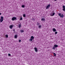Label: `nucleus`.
Listing matches in <instances>:
<instances>
[{
	"instance_id": "1",
	"label": "nucleus",
	"mask_w": 65,
	"mask_h": 65,
	"mask_svg": "<svg viewBox=\"0 0 65 65\" xmlns=\"http://www.w3.org/2000/svg\"><path fill=\"white\" fill-rule=\"evenodd\" d=\"M58 15L59 17H60V18H63L64 17V15H63V14H61V13H59L58 14Z\"/></svg>"
},
{
	"instance_id": "2",
	"label": "nucleus",
	"mask_w": 65,
	"mask_h": 65,
	"mask_svg": "<svg viewBox=\"0 0 65 65\" xmlns=\"http://www.w3.org/2000/svg\"><path fill=\"white\" fill-rule=\"evenodd\" d=\"M3 17L1 16V19H0V21L1 23H2L3 21Z\"/></svg>"
},
{
	"instance_id": "3",
	"label": "nucleus",
	"mask_w": 65,
	"mask_h": 65,
	"mask_svg": "<svg viewBox=\"0 0 65 65\" xmlns=\"http://www.w3.org/2000/svg\"><path fill=\"white\" fill-rule=\"evenodd\" d=\"M30 38L31 39H29V41H32L33 40V39L34 38V37H33V36H32Z\"/></svg>"
},
{
	"instance_id": "4",
	"label": "nucleus",
	"mask_w": 65,
	"mask_h": 65,
	"mask_svg": "<svg viewBox=\"0 0 65 65\" xmlns=\"http://www.w3.org/2000/svg\"><path fill=\"white\" fill-rule=\"evenodd\" d=\"M51 6V5H50V4L48 5L47 6H46V9H47L48 8H50V7Z\"/></svg>"
},
{
	"instance_id": "5",
	"label": "nucleus",
	"mask_w": 65,
	"mask_h": 65,
	"mask_svg": "<svg viewBox=\"0 0 65 65\" xmlns=\"http://www.w3.org/2000/svg\"><path fill=\"white\" fill-rule=\"evenodd\" d=\"M17 18L14 17H13L12 18V21H14V20H17Z\"/></svg>"
},
{
	"instance_id": "6",
	"label": "nucleus",
	"mask_w": 65,
	"mask_h": 65,
	"mask_svg": "<svg viewBox=\"0 0 65 65\" xmlns=\"http://www.w3.org/2000/svg\"><path fill=\"white\" fill-rule=\"evenodd\" d=\"M34 50L36 52H38V50H37V47H35L34 48Z\"/></svg>"
},
{
	"instance_id": "7",
	"label": "nucleus",
	"mask_w": 65,
	"mask_h": 65,
	"mask_svg": "<svg viewBox=\"0 0 65 65\" xmlns=\"http://www.w3.org/2000/svg\"><path fill=\"white\" fill-rule=\"evenodd\" d=\"M52 30H53V32H56V29L55 28H53Z\"/></svg>"
},
{
	"instance_id": "8",
	"label": "nucleus",
	"mask_w": 65,
	"mask_h": 65,
	"mask_svg": "<svg viewBox=\"0 0 65 65\" xmlns=\"http://www.w3.org/2000/svg\"><path fill=\"white\" fill-rule=\"evenodd\" d=\"M20 32L21 33H23V32H24V30H21Z\"/></svg>"
},
{
	"instance_id": "9",
	"label": "nucleus",
	"mask_w": 65,
	"mask_h": 65,
	"mask_svg": "<svg viewBox=\"0 0 65 65\" xmlns=\"http://www.w3.org/2000/svg\"><path fill=\"white\" fill-rule=\"evenodd\" d=\"M13 27V25H11L10 26V29H12Z\"/></svg>"
},
{
	"instance_id": "10",
	"label": "nucleus",
	"mask_w": 65,
	"mask_h": 65,
	"mask_svg": "<svg viewBox=\"0 0 65 65\" xmlns=\"http://www.w3.org/2000/svg\"><path fill=\"white\" fill-rule=\"evenodd\" d=\"M41 21H45V19L44 18H42L41 19Z\"/></svg>"
},
{
	"instance_id": "11",
	"label": "nucleus",
	"mask_w": 65,
	"mask_h": 65,
	"mask_svg": "<svg viewBox=\"0 0 65 65\" xmlns=\"http://www.w3.org/2000/svg\"><path fill=\"white\" fill-rule=\"evenodd\" d=\"M54 46L55 47H57L58 46V45H54Z\"/></svg>"
},
{
	"instance_id": "12",
	"label": "nucleus",
	"mask_w": 65,
	"mask_h": 65,
	"mask_svg": "<svg viewBox=\"0 0 65 65\" xmlns=\"http://www.w3.org/2000/svg\"><path fill=\"white\" fill-rule=\"evenodd\" d=\"M38 28H41V25H40L39 26Z\"/></svg>"
},
{
	"instance_id": "13",
	"label": "nucleus",
	"mask_w": 65,
	"mask_h": 65,
	"mask_svg": "<svg viewBox=\"0 0 65 65\" xmlns=\"http://www.w3.org/2000/svg\"><path fill=\"white\" fill-rule=\"evenodd\" d=\"M53 55L54 56H56V54L55 53H53Z\"/></svg>"
},
{
	"instance_id": "14",
	"label": "nucleus",
	"mask_w": 65,
	"mask_h": 65,
	"mask_svg": "<svg viewBox=\"0 0 65 65\" xmlns=\"http://www.w3.org/2000/svg\"><path fill=\"white\" fill-rule=\"evenodd\" d=\"M18 27H19V28H21V24H19Z\"/></svg>"
},
{
	"instance_id": "15",
	"label": "nucleus",
	"mask_w": 65,
	"mask_h": 65,
	"mask_svg": "<svg viewBox=\"0 0 65 65\" xmlns=\"http://www.w3.org/2000/svg\"><path fill=\"white\" fill-rule=\"evenodd\" d=\"M21 7H23V8H25V5H22V6Z\"/></svg>"
},
{
	"instance_id": "16",
	"label": "nucleus",
	"mask_w": 65,
	"mask_h": 65,
	"mask_svg": "<svg viewBox=\"0 0 65 65\" xmlns=\"http://www.w3.org/2000/svg\"><path fill=\"white\" fill-rule=\"evenodd\" d=\"M23 16L24 18H25L26 17V15H25V14H23Z\"/></svg>"
},
{
	"instance_id": "17",
	"label": "nucleus",
	"mask_w": 65,
	"mask_h": 65,
	"mask_svg": "<svg viewBox=\"0 0 65 65\" xmlns=\"http://www.w3.org/2000/svg\"><path fill=\"white\" fill-rule=\"evenodd\" d=\"M14 37L15 38H17V35H15L14 36Z\"/></svg>"
},
{
	"instance_id": "18",
	"label": "nucleus",
	"mask_w": 65,
	"mask_h": 65,
	"mask_svg": "<svg viewBox=\"0 0 65 65\" xmlns=\"http://www.w3.org/2000/svg\"><path fill=\"white\" fill-rule=\"evenodd\" d=\"M52 49L53 50H55V46H53V47H52Z\"/></svg>"
},
{
	"instance_id": "19",
	"label": "nucleus",
	"mask_w": 65,
	"mask_h": 65,
	"mask_svg": "<svg viewBox=\"0 0 65 65\" xmlns=\"http://www.w3.org/2000/svg\"><path fill=\"white\" fill-rule=\"evenodd\" d=\"M55 12L53 13V14H52V16H54V15H55Z\"/></svg>"
},
{
	"instance_id": "20",
	"label": "nucleus",
	"mask_w": 65,
	"mask_h": 65,
	"mask_svg": "<svg viewBox=\"0 0 65 65\" xmlns=\"http://www.w3.org/2000/svg\"><path fill=\"white\" fill-rule=\"evenodd\" d=\"M5 36L6 38H8V35H6Z\"/></svg>"
},
{
	"instance_id": "21",
	"label": "nucleus",
	"mask_w": 65,
	"mask_h": 65,
	"mask_svg": "<svg viewBox=\"0 0 65 65\" xmlns=\"http://www.w3.org/2000/svg\"><path fill=\"white\" fill-rule=\"evenodd\" d=\"M57 33H58V32L57 31H56L55 32V35H56V34H57Z\"/></svg>"
},
{
	"instance_id": "22",
	"label": "nucleus",
	"mask_w": 65,
	"mask_h": 65,
	"mask_svg": "<svg viewBox=\"0 0 65 65\" xmlns=\"http://www.w3.org/2000/svg\"><path fill=\"white\" fill-rule=\"evenodd\" d=\"M62 8H65V6L63 5V6H62Z\"/></svg>"
},
{
	"instance_id": "23",
	"label": "nucleus",
	"mask_w": 65,
	"mask_h": 65,
	"mask_svg": "<svg viewBox=\"0 0 65 65\" xmlns=\"http://www.w3.org/2000/svg\"><path fill=\"white\" fill-rule=\"evenodd\" d=\"M32 21H34V20H35V19L33 18H32Z\"/></svg>"
},
{
	"instance_id": "24",
	"label": "nucleus",
	"mask_w": 65,
	"mask_h": 65,
	"mask_svg": "<svg viewBox=\"0 0 65 65\" xmlns=\"http://www.w3.org/2000/svg\"><path fill=\"white\" fill-rule=\"evenodd\" d=\"M8 56H11V54H8Z\"/></svg>"
},
{
	"instance_id": "25",
	"label": "nucleus",
	"mask_w": 65,
	"mask_h": 65,
	"mask_svg": "<svg viewBox=\"0 0 65 65\" xmlns=\"http://www.w3.org/2000/svg\"><path fill=\"white\" fill-rule=\"evenodd\" d=\"M63 10V11H65V8H63V9H62Z\"/></svg>"
},
{
	"instance_id": "26",
	"label": "nucleus",
	"mask_w": 65,
	"mask_h": 65,
	"mask_svg": "<svg viewBox=\"0 0 65 65\" xmlns=\"http://www.w3.org/2000/svg\"><path fill=\"white\" fill-rule=\"evenodd\" d=\"M22 20H23V19H22V18H20V20L21 21H22Z\"/></svg>"
},
{
	"instance_id": "27",
	"label": "nucleus",
	"mask_w": 65,
	"mask_h": 65,
	"mask_svg": "<svg viewBox=\"0 0 65 65\" xmlns=\"http://www.w3.org/2000/svg\"><path fill=\"white\" fill-rule=\"evenodd\" d=\"M21 40H19V42H21Z\"/></svg>"
},
{
	"instance_id": "28",
	"label": "nucleus",
	"mask_w": 65,
	"mask_h": 65,
	"mask_svg": "<svg viewBox=\"0 0 65 65\" xmlns=\"http://www.w3.org/2000/svg\"><path fill=\"white\" fill-rule=\"evenodd\" d=\"M39 24H40L39 23H37V25H39Z\"/></svg>"
},
{
	"instance_id": "29",
	"label": "nucleus",
	"mask_w": 65,
	"mask_h": 65,
	"mask_svg": "<svg viewBox=\"0 0 65 65\" xmlns=\"http://www.w3.org/2000/svg\"><path fill=\"white\" fill-rule=\"evenodd\" d=\"M13 31H14V32H15V29H14L13 30Z\"/></svg>"
},
{
	"instance_id": "30",
	"label": "nucleus",
	"mask_w": 65,
	"mask_h": 65,
	"mask_svg": "<svg viewBox=\"0 0 65 65\" xmlns=\"http://www.w3.org/2000/svg\"><path fill=\"white\" fill-rule=\"evenodd\" d=\"M50 15H51V16L52 17V16H53V15H52V14H51Z\"/></svg>"
},
{
	"instance_id": "31",
	"label": "nucleus",
	"mask_w": 65,
	"mask_h": 65,
	"mask_svg": "<svg viewBox=\"0 0 65 65\" xmlns=\"http://www.w3.org/2000/svg\"><path fill=\"white\" fill-rule=\"evenodd\" d=\"M1 15V13H0V15Z\"/></svg>"
},
{
	"instance_id": "32",
	"label": "nucleus",
	"mask_w": 65,
	"mask_h": 65,
	"mask_svg": "<svg viewBox=\"0 0 65 65\" xmlns=\"http://www.w3.org/2000/svg\"><path fill=\"white\" fill-rule=\"evenodd\" d=\"M54 0V1H57V0Z\"/></svg>"
},
{
	"instance_id": "33",
	"label": "nucleus",
	"mask_w": 65,
	"mask_h": 65,
	"mask_svg": "<svg viewBox=\"0 0 65 65\" xmlns=\"http://www.w3.org/2000/svg\"><path fill=\"white\" fill-rule=\"evenodd\" d=\"M53 12H54V11H53Z\"/></svg>"
}]
</instances>
